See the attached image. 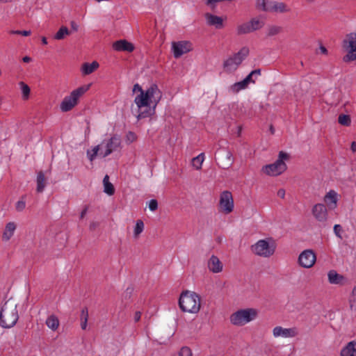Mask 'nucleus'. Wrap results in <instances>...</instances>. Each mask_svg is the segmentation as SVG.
Masks as SVG:
<instances>
[{
    "label": "nucleus",
    "mask_w": 356,
    "mask_h": 356,
    "mask_svg": "<svg viewBox=\"0 0 356 356\" xmlns=\"http://www.w3.org/2000/svg\"><path fill=\"white\" fill-rule=\"evenodd\" d=\"M12 1L13 0H0V3H7V2H10Z\"/></svg>",
    "instance_id": "57"
},
{
    "label": "nucleus",
    "mask_w": 356,
    "mask_h": 356,
    "mask_svg": "<svg viewBox=\"0 0 356 356\" xmlns=\"http://www.w3.org/2000/svg\"><path fill=\"white\" fill-rule=\"evenodd\" d=\"M341 356H356V342L350 341L342 348Z\"/></svg>",
    "instance_id": "24"
},
{
    "label": "nucleus",
    "mask_w": 356,
    "mask_h": 356,
    "mask_svg": "<svg viewBox=\"0 0 356 356\" xmlns=\"http://www.w3.org/2000/svg\"><path fill=\"white\" fill-rule=\"evenodd\" d=\"M88 212V207H85V208L82 210L80 214V218L82 219L85 217Z\"/></svg>",
    "instance_id": "49"
},
{
    "label": "nucleus",
    "mask_w": 356,
    "mask_h": 356,
    "mask_svg": "<svg viewBox=\"0 0 356 356\" xmlns=\"http://www.w3.org/2000/svg\"><path fill=\"white\" fill-rule=\"evenodd\" d=\"M281 31V27L277 26H273L269 29L268 35H275L279 33Z\"/></svg>",
    "instance_id": "43"
},
{
    "label": "nucleus",
    "mask_w": 356,
    "mask_h": 356,
    "mask_svg": "<svg viewBox=\"0 0 356 356\" xmlns=\"http://www.w3.org/2000/svg\"><path fill=\"white\" fill-rule=\"evenodd\" d=\"M316 261V256L312 250H303L298 257V264L305 268H312Z\"/></svg>",
    "instance_id": "11"
},
{
    "label": "nucleus",
    "mask_w": 356,
    "mask_h": 356,
    "mask_svg": "<svg viewBox=\"0 0 356 356\" xmlns=\"http://www.w3.org/2000/svg\"><path fill=\"white\" fill-rule=\"evenodd\" d=\"M323 200L330 209H334L337 206L338 194L334 190H330L324 196Z\"/></svg>",
    "instance_id": "18"
},
{
    "label": "nucleus",
    "mask_w": 356,
    "mask_h": 356,
    "mask_svg": "<svg viewBox=\"0 0 356 356\" xmlns=\"http://www.w3.org/2000/svg\"><path fill=\"white\" fill-rule=\"evenodd\" d=\"M70 24H71V27L72 28L73 30L77 31L78 25L74 22H73V21L71 22Z\"/></svg>",
    "instance_id": "53"
},
{
    "label": "nucleus",
    "mask_w": 356,
    "mask_h": 356,
    "mask_svg": "<svg viewBox=\"0 0 356 356\" xmlns=\"http://www.w3.org/2000/svg\"><path fill=\"white\" fill-rule=\"evenodd\" d=\"M179 305L184 312L196 314L200 309V297L195 292L184 291L180 295Z\"/></svg>",
    "instance_id": "4"
},
{
    "label": "nucleus",
    "mask_w": 356,
    "mask_h": 356,
    "mask_svg": "<svg viewBox=\"0 0 356 356\" xmlns=\"http://www.w3.org/2000/svg\"><path fill=\"white\" fill-rule=\"evenodd\" d=\"M25 207H26L25 200L22 199L17 202L16 205H15V208H16L17 211H22L25 209Z\"/></svg>",
    "instance_id": "41"
},
{
    "label": "nucleus",
    "mask_w": 356,
    "mask_h": 356,
    "mask_svg": "<svg viewBox=\"0 0 356 356\" xmlns=\"http://www.w3.org/2000/svg\"><path fill=\"white\" fill-rule=\"evenodd\" d=\"M91 83L84 85L72 90L70 94L64 97L60 104V108L63 112L72 110L78 103L79 98L90 88Z\"/></svg>",
    "instance_id": "6"
},
{
    "label": "nucleus",
    "mask_w": 356,
    "mask_h": 356,
    "mask_svg": "<svg viewBox=\"0 0 356 356\" xmlns=\"http://www.w3.org/2000/svg\"><path fill=\"white\" fill-rule=\"evenodd\" d=\"M227 154H228L229 157L231 156V153L230 152H228Z\"/></svg>",
    "instance_id": "60"
},
{
    "label": "nucleus",
    "mask_w": 356,
    "mask_h": 356,
    "mask_svg": "<svg viewBox=\"0 0 356 356\" xmlns=\"http://www.w3.org/2000/svg\"><path fill=\"white\" fill-rule=\"evenodd\" d=\"M338 122L343 126H350L351 124L350 115L346 114H340L338 117Z\"/></svg>",
    "instance_id": "35"
},
{
    "label": "nucleus",
    "mask_w": 356,
    "mask_h": 356,
    "mask_svg": "<svg viewBox=\"0 0 356 356\" xmlns=\"http://www.w3.org/2000/svg\"><path fill=\"white\" fill-rule=\"evenodd\" d=\"M204 161V154L200 153L197 156L194 157L192 159V165L196 169V170H200L202 168V163Z\"/></svg>",
    "instance_id": "32"
},
{
    "label": "nucleus",
    "mask_w": 356,
    "mask_h": 356,
    "mask_svg": "<svg viewBox=\"0 0 356 356\" xmlns=\"http://www.w3.org/2000/svg\"><path fill=\"white\" fill-rule=\"evenodd\" d=\"M277 195L281 198H284L285 196V191L284 189H280L277 191Z\"/></svg>",
    "instance_id": "50"
},
{
    "label": "nucleus",
    "mask_w": 356,
    "mask_h": 356,
    "mask_svg": "<svg viewBox=\"0 0 356 356\" xmlns=\"http://www.w3.org/2000/svg\"><path fill=\"white\" fill-rule=\"evenodd\" d=\"M22 92V97L24 100H27L30 97L31 89L30 87L24 81H20L18 83Z\"/></svg>",
    "instance_id": "30"
},
{
    "label": "nucleus",
    "mask_w": 356,
    "mask_h": 356,
    "mask_svg": "<svg viewBox=\"0 0 356 356\" xmlns=\"http://www.w3.org/2000/svg\"><path fill=\"white\" fill-rule=\"evenodd\" d=\"M327 277L329 282L332 284H343L346 281L345 277L334 270L328 272Z\"/></svg>",
    "instance_id": "20"
},
{
    "label": "nucleus",
    "mask_w": 356,
    "mask_h": 356,
    "mask_svg": "<svg viewBox=\"0 0 356 356\" xmlns=\"http://www.w3.org/2000/svg\"><path fill=\"white\" fill-rule=\"evenodd\" d=\"M36 182H37V187H36L37 192L38 193L43 192V191L44 190V188L46 186V184H45V177H44V173L42 171H40L38 173Z\"/></svg>",
    "instance_id": "26"
},
{
    "label": "nucleus",
    "mask_w": 356,
    "mask_h": 356,
    "mask_svg": "<svg viewBox=\"0 0 356 356\" xmlns=\"http://www.w3.org/2000/svg\"><path fill=\"white\" fill-rule=\"evenodd\" d=\"M268 12L286 13L289 11L285 3L282 2L270 1Z\"/></svg>",
    "instance_id": "23"
},
{
    "label": "nucleus",
    "mask_w": 356,
    "mask_h": 356,
    "mask_svg": "<svg viewBox=\"0 0 356 356\" xmlns=\"http://www.w3.org/2000/svg\"><path fill=\"white\" fill-rule=\"evenodd\" d=\"M249 22H250V25L251 26L252 31H254L256 30L261 29L264 25V22L257 18L252 19Z\"/></svg>",
    "instance_id": "36"
},
{
    "label": "nucleus",
    "mask_w": 356,
    "mask_h": 356,
    "mask_svg": "<svg viewBox=\"0 0 356 356\" xmlns=\"http://www.w3.org/2000/svg\"><path fill=\"white\" fill-rule=\"evenodd\" d=\"M19 319L17 305L6 302L0 311V326L3 328L14 327Z\"/></svg>",
    "instance_id": "3"
},
{
    "label": "nucleus",
    "mask_w": 356,
    "mask_h": 356,
    "mask_svg": "<svg viewBox=\"0 0 356 356\" xmlns=\"http://www.w3.org/2000/svg\"><path fill=\"white\" fill-rule=\"evenodd\" d=\"M298 334V329L295 327L286 328L282 326H275L273 329V335L275 338H293Z\"/></svg>",
    "instance_id": "14"
},
{
    "label": "nucleus",
    "mask_w": 356,
    "mask_h": 356,
    "mask_svg": "<svg viewBox=\"0 0 356 356\" xmlns=\"http://www.w3.org/2000/svg\"><path fill=\"white\" fill-rule=\"evenodd\" d=\"M309 2L312 3L314 1V0H307Z\"/></svg>",
    "instance_id": "59"
},
{
    "label": "nucleus",
    "mask_w": 356,
    "mask_h": 356,
    "mask_svg": "<svg viewBox=\"0 0 356 356\" xmlns=\"http://www.w3.org/2000/svg\"><path fill=\"white\" fill-rule=\"evenodd\" d=\"M249 54L246 47L241 48L237 53L227 58L223 63V69L226 72H235Z\"/></svg>",
    "instance_id": "9"
},
{
    "label": "nucleus",
    "mask_w": 356,
    "mask_h": 356,
    "mask_svg": "<svg viewBox=\"0 0 356 356\" xmlns=\"http://www.w3.org/2000/svg\"><path fill=\"white\" fill-rule=\"evenodd\" d=\"M85 319H88V310L86 307L83 308L81 313V320Z\"/></svg>",
    "instance_id": "45"
},
{
    "label": "nucleus",
    "mask_w": 356,
    "mask_h": 356,
    "mask_svg": "<svg viewBox=\"0 0 356 356\" xmlns=\"http://www.w3.org/2000/svg\"><path fill=\"white\" fill-rule=\"evenodd\" d=\"M144 230V222L141 220H138L134 229V237L137 238Z\"/></svg>",
    "instance_id": "33"
},
{
    "label": "nucleus",
    "mask_w": 356,
    "mask_h": 356,
    "mask_svg": "<svg viewBox=\"0 0 356 356\" xmlns=\"http://www.w3.org/2000/svg\"><path fill=\"white\" fill-rule=\"evenodd\" d=\"M259 314L258 309L252 307L241 309L234 312L229 317L230 322L235 326H243L254 321Z\"/></svg>",
    "instance_id": "5"
},
{
    "label": "nucleus",
    "mask_w": 356,
    "mask_h": 356,
    "mask_svg": "<svg viewBox=\"0 0 356 356\" xmlns=\"http://www.w3.org/2000/svg\"><path fill=\"white\" fill-rule=\"evenodd\" d=\"M88 325V320H81V327L82 330H86Z\"/></svg>",
    "instance_id": "48"
},
{
    "label": "nucleus",
    "mask_w": 356,
    "mask_h": 356,
    "mask_svg": "<svg viewBox=\"0 0 356 356\" xmlns=\"http://www.w3.org/2000/svg\"><path fill=\"white\" fill-rule=\"evenodd\" d=\"M42 43L44 44V45H46L48 44V42H47V39L45 38V37H42Z\"/></svg>",
    "instance_id": "55"
},
{
    "label": "nucleus",
    "mask_w": 356,
    "mask_h": 356,
    "mask_svg": "<svg viewBox=\"0 0 356 356\" xmlns=\"http://www.w3.org/2000/svg\"><path fill=\"white\" fill-rule=\"evenodd\" d=\"M121 138L113 134L108 138H104L99 144L91 146L86 150V156L90 163L97 158L105 159L113 152L121 149Z\"/></svg>",
    "instance_id": "2"
},
{
    "label": "nucleus",
    "mask_w": 356,
    "mask_h": 356,
    "mask_svg": "<svg viewBox=\"0 0 356 356\" xmlns=\"http://www.w3.org/2000/svg\"><path fill=\"white\" fill-rule=\"evenodd\" d=\"M127 138L130 142H133L136 139V135L133 132L129 131L127 135Z\"/></svg>",
    "instance_id": "46"
},
{
    "label": "nucleus",
    "mask_w": 356,
    "mask_h": 356,
    "mask_svg": "<svg viewBox=\"0 0 356 356\" xmlns=\"http://www.w3.org/2000/svg\"><path fill=\"white\" fill-rule=\"evenodd\" d=\"M99 65L98 62L93 61L91 63H84L81 68V72L83 75H89L98 69Z\"/></svg>",
    "instance_id": "22"
},
{
    "label": "nucleus",
    "mask_w": 356,
    "mask_h": 356,
    "mask_svg": "<svg viewBox=\"0 0 356 356\" xmlns=\"http://www.w3.org/2000/svg\"><path fill=\"white\" fill-rule=\"evenodd\" d=\"M22 60L24 63H29L31 60V58L29 56H26L23 57Z\"/></svg>",
    "instance_id": "54"
},
{
    "label": "nucleus",
    "mask_w": 356,
    "mask_h": 356,
    "mask_svg": "<svg viewBox=\"0 0 356 356\" xmlns=\"http://www.w3.org/2000/svg\"><path fill=\"white\" fill-rule=\"evenodd\" d=\"M219 205L220 209L225 213H229L233 211L234 200L229 191H225L220 194Z\"/></svg>",
    "instance_id": "12"
},
{
    "label": "nucleus",
    "mask_w": 356,
    "mask_h": 356,
    "mask_svg": "<svg viewBox=\"0 0 356 356\" xmlns=\"http://www.w3.org/2000/svg\"><path fill=\"white\" fill-rule=\"evenodd\" d=\"M148 208L151 211H154L158 208V202L157 200L155 199L150 200L148 203Z\"/></svg>",
    "instance_id": "39"
},
{
    "label": "nucleus",
    "mask_w": 356,
    "mask_h": 356,
    "mask_svg": "<svg viewBox=\"0 0 356 356\" xmlns=\"http://www.w3.org/2000/svg\"><path fill=\"white\" fill-rule=\"evenodd\" d=\"M312 213L315 220L319 222L325 223L327 220V209L324 204H314L312 208Z\"/></svg>",
    "instance_id": "13"
},
{
    "label": "nucleus",
    "mask_w": 356,
    "mask_h": 356,
    "mask_svg": "<svg viewBox=\"0 0 356 356\" xmlns=\"http://www.w3.org/2000/svg\"><path fill=\"white\" fill-rule=\"evenodd\" d=\"M46 325L49 329L55 331L59 326V321L55 315H51L47 318Z\"/></svg>",
    "instance_id": "28"
},
{
    "label": "nucleus",
    "mask_w": 356,
    "mask_h": 356,
    "mask_svg": "<svg viewBox=\"0 0 356 356\" xmlns=\"http://www.w3.org/2000/svg\"><path fill=\"white\" fill-rule=\"evenodd\" d=\"M207 23L210 26H214L217 29L222 26V19L220 17L207 13L205 15Z\"/></svg>",
    "instance_id": "21"
},
{
    "label": "nucleus",
    "mask_w": 356,
    "mask_h": 356,
    "mask_svg": "<svg viewBox=\"0 0 356 356\" xmlns=\"http://www.w3.org/2000/svg\"><path fill=\"white\" fill-rule=\"evenodd\" d=\"M1 74H2V72H1V70H0V76H1Z\"/></svg>",
    "instance_id": "61"
},
{
    "label": "nucleus",
    "mask_w": 356,
    "mask_h": 356,
    "mask_svg": "<svg viewBox=\"0 0 356 356\" xmlns=\"http://www.w3.org/2000/svg\"><path fill=\"white\" fill-rule=\"evenodd\" d=\"M261 75V70L256 69L252 70L245 79H243L246 83L249 85L250 83H254L255 81Z\"/></svg>",
    "instance_id": "29"
},
{
    "label": "nucleus",
    "mask_w": 356,
    "mask_h": 356,
    "mask_svg": "<svg viewBox=\"0 0 356 356\" xmlns=\"http://www.w3.org/2000/svg\"><path fill=\"white\" fill-rule=\"evenodd\" d=\"M319 50L323 54H327V49L324 46L321 45L320 47H319Z\"/></svg>",
    "instance_id": "52"
},
{
    "label": "nucleus",
    "mask_w": 356,
    "mask_h": 356,
    "mask_svg": "<svg viewBox=\"0 0 356 356\" xmlns=\"http://www.w3.org/2000/svg\"><path fill=\"white\" fill-rule=\"evenodd\" d=\"M11 34H16V35H22L23 36H29L31 35V31H19V30H13L10 31Z\"/></svg>",
    "instance_id": "42"
},
{
    "label": "nucleus",
    "mask_w": 356,
    "mask_h": 356,
    "mask_svg": "<svg viewBox=\"0 0 356 356\" xmlns=\"http://www.w3.org/2000/svg\"><path fill=\"white\" fill-rule=\"evenodd\" d=\"M256 6L261 10L268 12V9L267 8H270V1H266V0H257Z\"/></svg>",
    "instance_id": "37"
},
{
    "label": "nucleus",
    "mask_w": 356,
    "mask_h": 356,
    "mask_svg": "<svg viewBox=\"0 0 356 356\" xmlns=\"http://www.w3.org/2000/svg\"><path fill=\"white\" fill-rule=\"evenodd\" d=\"M270 131H271L272 134L274 133V129H273V127L272 126L270 127Z\"/></svg>",
    "instance_id": "58"
},
{
    "label": "nucleus",
    "mask_w": 356,
    "mask_h": 356,
    "mask_svg": "<svg viewBox=\"0 0 356 356\" xmlns=\"http://www.w3.org/2000/svg\"><path fill=\"white\" fill-rule=\"evenodd\" d=\"M132 91L134 93H139L134 98V103L137 107V118L140 119L154 114L156 107L162 97V92L158 86L152 83L146 90H143L138 83H136Z\"/></svg>",
    "instance_id": "1"
},
{
    "label": "nucleus",
    "mask_w": 356,
    "mask_h": 356,
    "mask_svg": "<svg viewBox=\"0 0 356 356\" xmlns=\"http://www.w3.org/2000/svg\"><path fill=\"white\" fill-rule=\"evenodd\" d=\"M275 243L272 238L260 239L251 246L252 252L261 257H270L275 251Z\"/></svg>",
    "instance_id": "7"
},
{
    "label": "nucleus",
    "mask_w": 356,
    "mask_h": 356,
    "mask_svg": "<svg viewBox=\"0 0 356 356\" xmlns=\"http://www.w3.org/2000/svg\"><path fill=\"white\" fill-rule=\"evenodd\" d=\"M343 46L348 49V53L343 56V60L345 63L356 60V32H352L346 35L343 40Z\"/></svg>",
    "instance_id": "10"
},
{
    "label": "nucleus",
    "mask_w": 356,
    "mask_h": 356,
    "mask_svg": "<svg viewBox=\"0 0 356 356\" xmlns=\"http://www.w3.org/2000/svg\"><path fill=\"white\" fill-rule=\"evenodd\" d=\"M192 49L191 43L188 41L174 42L172 44V51L174 57L177 58Z\"/></svg>",
    "instance_id": "15"
},
{
    "label": "nucleus",
    "mask_w": 356,
    "mask_h": 356,
    "mask_svg": "<svg viewBox=\"0 0 356 356\" xmlns=\"http://www.w3.org/2000/svg\"><path fill=\"white\" fill-rule=\"evenodd\" d=\"M350 149L352 150L353 152H356V142L355 141H353L351 143Z\"/></svg>",
    "instance_id": "51"
},
{
    "label": "nucleus",
    "mask_w": 356,
    "mask_h": 356,
    "mask_svg": "<svg viewBox=\"0 0 356 356\" xmlns=\"http://www.w3.org/2000/svg\"><path fill=\"white\" fill-rule=\"evenodd\" d=\"M141 318V312H136L134 314V318L136 322H138L140 321Z\"/></svg>",
    "instance_id": "47"
},
{
    "label": "nucleus",
    "mask_w": 356,
    "mask_h": 356,
    "mask_svg": "<svg viewBox=\"0 0 356 356\" xmlns=\"http://www.w3.org/2000/svg\"><path fill=\"white\" fill-rule=\"evenodd\" d=\"M253 32L251 26L250 25V22H246L244 24H242L237 27V33L238 34H246Z\"/></svg>",
    "instance_id": "34"
},
{
    "label": "nucleus",
    "mask_w": 356,
    "mask_h": 356,
    "mask_svg": "<svg viewBox=\"0 0 356 356\" xmlns=\"http://www.w3.org/2000/svg\"><path fill=\"white\" fill-rule=\"evenodd\" d=\"M113 48L117 51L131 52L134 50V46L132 43L126 40H119L113 42Z\"/></svg>",
    "instance_id": "17"
},
{
    "label": "nucleus",
    "mask_w": 356,
    "mask_h": 356,
    "mask_svg": "<svg viewBox=\"0 0 356 356\" xmlns=\"http://www.w3.org/2000/svg\"><path fill=\"white\" fill-rule=\"evenodd\" d=\"M70 34V31L68 28L66 26H61L59 30L54 35V38L57 40H60L64 39L66 36Z\"/></svg>",
    "instance_id": "31"
},
{
    "label": "nucleus",
    "mask_w": 356,
    "mask_h": 356,
    "mask_svg": "<svg viewBox=\"0 0 356 356\" xmlns=\"http://www.w3.org/2000/svg\"><path fill=\"white\" fill-rule=\"evenodd\" d=\"M97 225V224L96 222L90 223V229H94Z\"/></svg>",
    "instance_id": "56"
},
{
    "label": "nucleus",
    "mask_w": 356,
    "mask_h": 356,
    "mask_svg": "<svg viewBox=\"0 0 356 356\" xmlns=\"http://www.w3.org/2000/svg\"><path fill=\"white\" fill-rule=\"evenodd\" d=\"M16 228L17 225L15 222H9L6 223L2 234V241L4 242L10 241L14 235Z\"/></svg>",
    "instance_id": "19"
},
{
    "label": "nucleus",
    "mask_w": 356,
    "mask_h": 356,
    "mask_svg": "<svg viewBox=\"0 0 356 356\" xmlns=\"http://www.w3.org/2000/svg\"><path fill=\"white\" fill-rule=\"evenodd\" d=\"M342 232V227L340 225H335L334 226V232L335 235L339 237V238H341V232Z\"/></svg>",
    "instance_id": "44"
},
{
    "label": "nucleus",
    "mask_w": 356,
    "mask_h": 356,
    "mask_svg": "<svg viewBox=\"0 0 356 356\" xmlns=\"http://www.w3.org/2000/svg\"><path fill=\"white\" fill-rule=\"evenodd\" d=\"M103 184H104V192L108 195H112L114 194L115 189L113 185L109 181L108 175H105L103 179Z\"/></svg>",
    "instance_id": "27"
},
{
    "label": "nucleus",
    "mask_w": 356,
    "mask_h": 356,
    "mask_svg": "<svg viewBox=\"0 0 356 356\" xmlns=\"http://www.w3.org/2000/svg\"><path fill=\"white\" fill-rule=\"evenodd\" d=\"M179 356H192L191 350L188 347H182L179 353Z\"/></svg>",
    "instance_id": "40"
},
{
    "label": "nucleus",
    "mask_w": 356,
    "mask_h": 356,
    "mask_svg": "<svg viewBox=\"0 0 356 356\" xmlns=\"http://www.w3.org/2000/svg\"><path fill=\"white\" fill-rule=\"evenodd\" d=\"M207 266L209 270L213 273H219L223 270L222 263L216 255H211L208 261Z\"/></svg>",
    "instance_id": "16"
},
{
    "label": "nucleus",
    "mask_w": 356,
    "mask_h": 356,
    "mask_svg": "<svg viewBox=\"0 0 356 356\" xmlns=\"http://www.w3.org/2000/svg\"><path fill=\"white\" fill-rule=\"evenodd\" d=\"M289 158L288 154L281 151L275 162L263 166L261 171L268 176H278L286 170V165L284 161L288 160Z\"/></svg>",
    "instance_id": "8"
},
{
    "label": "nucleus",
    "mask_w": 356,
    "mask_h": 356,
    "mask_svg": "<svg viewBox=\"0 0 356 356\" xmlns=\"http://www.w3.org/2000/svg\"><path fill=\"white\" fill-rule=\"evenodd\" d=\"M350 305L352 309L356 310V286L353 289L350 296Z\"/></svg>",
    "instance_id": "38"
},
{
    "label": "nucleus",
    "mask_w": 356,
    "mask_h": 356,
    "mask_svg": "<svg viewBox=\"0 0 356 356\" xmlns=\"http://www.w3.org/2000/svg\"><path fill=\"white\" fill-rule=\"evenodd\" d=\"M248 84L246 83V81L243 79L241 81H238L234 83V84L231 85L229 87V91L232 93H238L241 90H245L248 88Z\"/></svg>",
    "instance_id": "25"
}]
</instances>
